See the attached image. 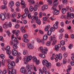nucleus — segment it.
I'll return each instance as SVG.
<instances>
[{
	"label": "nucleus",
	"instance_id": "obj_43",
	"mask_svg": "<svg viewBox=\"0 0 74 74\" xmlns=\"http://www.w3.org/2000/svg\"><path fill=\"white\" fill-rule=\"evenodd\" d=\"M48 18H49V16H46V17H44L43 18V20L44 21H46Z\"/></svg>",
	"mask_w": 74,
	"mask_h": 74
},
{
	"label": "nucleus",
	"instance_id": "obj_12",
	"mask_svg": "<svg viewBox=\"0 0 74 74\" xmlns=\"http://www.w3.org/2000/svg\"><path fill=\"white\" fill-rule=\"evenodd\" d=\"M45 66H46L48 69H50L51 67V63L50 62H48L47 64H46Z\"/></svg>",
	"mask_w": 74,
	"mask_h": 74
},
{
	"label": "nucleus",
	"instance_id": "obj_40",
	"mask_svg": "<svg viewBox=\"0 0 74 74\" xmlns=\"http://www.w3.org/2000/svg\"><path fill=\"white\" fill-rule=\"evenodd\" d=\"M53 27L55 29H57L58 28V25L54 24L53 25Z\"/></svg>",
	"mask_w": 74,
	"mask_h": 74
},
{
	"label": "nucleus",
	"instance_id": "obj_7",
	"mask_svg": "<svg viewBox=\"0 0 74 74\" xmlns=\"http://www.w3.org/2000/svg\"><path fill=\"white\" fill-rule=\"evenodd\" d=\"M0 18L2 21H4L5 19V14L3 13H1L0 14Z\"/></svg>",
	"mask_w": 74,
	"mask_h": 74
},
{
	"label": "nucleus",
	"instance_id": "obj_4",
	"mask_svg": "<svg viewBox=\"0 0 74 74\" xmlns=\"http://www.w3.org/2000/svg\"><path fill=\"white\" fill-rule=\"evenodd\" d=\"M49 39L50 41H52L53 40V42L52 43V45H55L56 44V43L57 42V40H56V37H52V36H51L49 37Z\"/></svg>",
	"mask_w": 74,
	"mask_h": 74
},
{
	"label": "nucleus",
	"instance_id": "obj_32",
	"mask_svg": "<svg viewBox=\"0 0 74 74\" xmlns=\"http://www.w3.org/2000/svg\"><path fill=\"white\" fill-rule=\"evenodd\" d=\"M23 40L24 42H29V40L27 39H23Z\"/></svg>",
	"mask_w": 74,
	"mask_h": 74
},
{
	"label": "nucleus",
	"instance_id": "obj_1",
	"mask_svg": "<svg viewBox=\"0 0 74 74\" xmlns=\"http://www.w3.org/2000/svg\"><path fill=\"white\" fill-rule=\"evenodd\" d=\"M32 56H25L23 59V60L24 61V64H26V62H29L31 60H32Z\"/></svg>",
	"mask_w": 74,
	"mask_h": 74
},
{
	"label": "nucleus",
	"instance_id": "obj_50",
	"mask_svg": "<svg viewBox=\"0 0 74 74\" xmlns=\"http://www.w3.org/2000/svg\"><path fill=\"white\" fill-rule=\"evenodd\" d=\"M55 48L56 51H58L59 50V49L57 47V45H56L55 46Z\"/></svg>",
	"mask_w": 74,
	"mask_h": 74
},
{
	"label": "nucleus",
	"instance_id": "obj_10",
	"mask_svg": "<svg viewBox=\"0 0 74 74\" xmlns=\"http://www.w3.org/2000/svg\"><path fill=\"white\" fill-rule=\"evenodd\" d=\"M39 49L41 50V52L42 53L44 54H47V52L45 51L44 49H43V47L42 46H40L39 47Z\"/></svg>",
	"mask_w": 74,
	"mask_h": 74
},
{
	"label": "nucleus",
	"instance_id": "obj_14",
	"mask_svg": "<svg viewBox=\"0 0 74 74\" xmlns=\"http://www.w3.org/2000/svg\"><path fill=\"white\" fill-rule=\"evenodd\" d=\"M48 62V61L46 60H44L42 61V64L43 66H45Z\"/></svg>",
	"mask_w": 74,
	"mask_h": 74
},
{
	"label": "nucleus",
	"instance_id": "obj_63",
	"mask_svg": "<svg viewBox=\"0 0 74 74\" xmlns=\"http://www.w3.org/2000/svg\"><path fill=\"white\" fill-rule=\"evenodd\" d=\"M59 33H63L64 32V29H60L59 31Z\"/></svg>",
	"mask_w": 74,
	"mask_h": 74
},
{
	"label": "nucleus",
	"instance_id": "obj_28",
	"mask_svg": "<svg viewBox=\"0 0 74 74\" xmlns=\"http://www.w3.org/2000/svg\"><path fill=\"white\" fill-rule=\"evenodd\" d=\"M11 72H12V74H16V70H15V69H12Z\"/></svg>",
	"mask_w": 74,
	"mask_h": 74
},
{
	"label": "nucleus",
	"instance_id": "obj_59",
	"mask_svg": "<svg viewBox=\"0 0 74 74\" xmlns=\"http://www.w3.org/2000/svg\"><path fill=\"white\" fill-rule=\"evenodd\" d=\"M7 54L9 55L11 54V51L10 50H7L6 51Z\"/></svg>",
	"mask_w": 74,
	"mask_h": 74
},
{
	"label": "nucleus",
	"instance_id": "obj_45",
	"mask_svg": "<svg viewBox=\"0 0 74 74\" xmlns=\"http://www.w3.org/2000/svg\"><path fill=\"white\" fill-rule=\"evenodd\" d=\"M10 47L9 46H7L5 48V50L6 51L10 50Z\"/></svg>",
	"mask_w": 74,
	"mask_h": 74
},
{
	"label": "nucleus",
	"instance_id": "obj_44",
	"mask_svg": "<svg viewBox=\"0 0 74 74\" xmlns=\"http://www.w3.org/2000/svg\"><path fill=\"white\" fill-rule=\"evenodd\" d=\"M60 44L61 45H65V42L64 41H62L60 42Z\"/></svg>",
	"mask_w": 74,
	"mask_h": 74
},
{
	"label": "nucleus",
	"instance_id": "obj_9",
	"mask_svg": "<svg viewBox=\"0 0 74 74\" xmlns=\"http://www.w3.org/2000/svg\"><path fill=\"white\" fill-rule=\"evenodd\" d=\"M56 57L57 59H61L62 58V54L61 53H59L56 55Z\"/></svg>",
	"mask_w": 74,
	"mask_h": 74
},
{
	"label": "nucleus",
	"instance_id": "obj_27",
	"mask_svg": "<svg viewBox=\"0 0 74 74\" xmlns=\"http://www.w3.org/2000/svg\"><path fill=\"white\" fill-rule=\"evenodd\" d=\"M8 67L10 69H12L13 67V66L10 64H8Z\"/></svg>",
	"mask_w": 74,
	"mask_h": 74
},
{
	"label": "nucleus",
	"instance_id": "obj_3",
	"mask_svg": "<svg viewBox=\"0 0 74 74\" xmlns=\"http://www.w3.org/2000/svg\"><path fill=\"white\" fill-rule=\"evenodd\" d=\"M12 54L13 56H20L21 55V52H18V51L15 49H13L12 51Z\"/></svg>",
	"mask_w": 74,
	"mask_h": 74
},
{
	"label": "nucleus",
	"instance_id": "obj_37",
	"mask_svg": "<svg viewBox=\"0 0 74 74\" xmlns=\"http://www.w3.org/2000/svg\"><path fill=\"white\" fill-rule=\"evenodd\" d=\"M9 58L11 60H14V57L11 55L9 56Z\"/></svg>",
	"mask_w": 74,
	"mask_h": 74
},
{
	"label": "nucleus",
	"instance_id": "obj_21",
	"mask_svg": "<svg viewBox=\"0 0 74 74\" xmlns=\"http://www.w3.org/2000/svg\"><path fill=\"white\" fill-rule=\"evenodd\" d=\"M45 45L47 47H49L51 45V42L50 41L47 42L46 43Z\"/></svg>",
	"mask_w": 74,
	"mask_h": 74
},
{
	"label": "nucleus",
	"instance_id": "obj_48",
	"mask_svg": "<svg viewBox=\"0 0 74 74\" xmlns=\"http://www.w3.org/2000/svg\"><path fill=\"white\" fill-rule=\"evenodd\" d=\"M62 14H65L66 13V11L65 8H63L62 10Z\"/></svg>",
	"mask_w": 74,
	"mask_h": 74
},
{
	"label": "nucleus",
	"instance_id": "obj_47",
	"mask_svg": "<svg viewBox=\"0 0 74 74\" xmlns=\"http://www.w3.org/2000/svg\"><path fill=\"white\" fill-rule=\"evenodd\" d=\"M27 17L29 19H31L32 18V16L31 15V13H29L28 14Z\"/></svg>",
	"mask_w": 74,
	"mask_h": 74
},
{
	"label": "nucleus",
	"instance_id": "obj_22",
	"mask_svg": "<svg viewBox=\"0 0 74 74\" xmlns=\"http://www.w3.org/2000/svg\"><path fill=\"white\" fill-rule=\"evenodd\" d=\"M48 38V35L47 34L45 35L43 37V39L44 40H47Z\"/></svg>",
	"mask_w": 74,
	"mask_h": 74
},
{
	"label": "nucleus",
	"instance_id": "obj_30",
	"mask_svg": "<svg viewBox=\"0 0 74 74\" xmlns=\"http://www.w3.org/2000/svg\"><path fill=\"white\" fill-rule=\"evenodd\" d=\"M21 31L22 33H25V28L23 27H21Z\"/></svg>",
	"mask_w": 74,
	"mask_h": 74
},
{
	"label": "nucleus",
	"instance_id": "obj_11",
	"mask_svg": "<svg viewBox=\"0 0 74 74\" xmlns=\"http://www.w3.org/2000/svg\"><path fill=\"white\" fill-rule=\"evenodd\" d=\"M48 8V6L47 5H44L42 6V11H44Z\"/></svg>",
	"mask_w": 74,
	"mask_h": 74
},
{
	"label": "nucleus",
	"instance_id": "obj_34",
	"mask_svg": "<svg viewBox=\"0 0 74 74\" xmlns=\"http://www.w3.org/2000/svg\"><path fill=\"white\" fill-rule=\"evenodd\" d=\"M63 4H62L61 5H58V8H59V10H60H60H61V9H62V8H63Z\"/></svg>",
	"mask_w": 74,
	"mask_h": 74
},
{
	"label": "nucleus",
	"instance_id": "obj_62",
	"mask_svg": "<svg viewBox=\"0 0 74 74\" xmlns=\"http://www.w3.org/2000/svg\"><path fill=\"white\" fill-rule=\"evenodd\" d=\"M69 10L71 12H74V9H73V8H72L70 7L69 9Z\"/></svg>",
	"mask_w": 74,
	"mask_h": 74
},
{
	"label": "nucleus",
	"instance_id": "obj_46",
	"mask_svg": "<svg viewBox=\"0 0 74 74\" xmlns=\"http://www.w3.org/2000/svg\"><path fill=\"white\" fill-rule=\"evenodd\" d=\"M0 57L1 59H4V58H5V56H4V55L3 54H1L0 55Z\"/></svg>",
	"mask_w": 74,
	"mask_h": 74
},
{
	"label": "nucleus",
	"instance_id": "obj_49",
	"mask_svg": "<svg viewBox=\"0 0 74 74\" xmlns=\"http://www.w3.org/2000/svg\"><path fill=\"white\" fill-rule=\"evenodd\" d=\"M3 4L4 5H7V0H3Z\"/></svg>",
	"mask_w": 74,
	"mask_h": 74
},
{
	"label": "nucleus",
	"instance_id": "obj_55",
	"mask_svg": "<svg viewBox=\"0 0 74 74\" xmlns=\"http://www.w3.org/2000/svg\"><path fill=\"white\" fill-rule=\"evenodd\" d=\"M7 73V70L6 69H5L3 70V73L4 74H5Z\"/></svg>",
	"mask_w": 74,
	"mask_h": 74
},
{
	"label": "nucleus",
	"instance_id": "obj_54",
	"mask_svg": "<svg viewBox=\"0 0 74 74\" xmlns=\"http://www.w3.org/2000/svg\"><path fill=\"white\" fill-rule=\"evenodd\" d=\"M51 10H54V11H55V10H56V8L55 7L54 5H53V7L51 8Z\"/></svg>",
	"mask_w": 74,
	"mask_h": 74
},
{
	"label": "nucleus",
	"instance_id": "obj_52",
	"mask_svg": "<svg viewBox=\"0 0 74 74\" xmlns=\"http://www.w3.org/2000/svg\"><path fill=\"white\" fill-rule=\"evenodd\" d=\"M28 37H29V36L27 34H24L23 36V37L24 38H28Z\"/></svg>",
	"mask_w": 74,
	"mask_h": 74
},
{
	"label": "nucleus",
	"instance_id": "obj_5",
	"mask_svg": "<svg viewBox=\"0 0 74 74\" xmlns=\"http://www.w3.org/2000/svg\"><path fill=\"white\" fill-rule=\"evenodd\" d=\"M34 41L32 40V43H29L27 44V46L28 48L29 49H33L34 48Z\"/></svg>",
	"mask_w": 74,
	"mask_h": 74
},
{
	"label": "nucleus",
	"instance_id": "obj_60",
	"mask_svg": "<svg viewBox=\"0 0 74 74\" xmlns=\"http://www.w3.org/2000/svg\"><path fill=\"white\" fill-rule=\"evenodd\" d=\"M11 21L13 22H15L16 21V19L13 18L12 19Z\"/></svg>",
	"mask_w": 74,
	"mask_h": 74
},
{
	"label": "nucleus",
	"instance_id": "obj_38",
	"mask_svg": "<svg viewBox=\"0 0 74 74\" xmlns=\"http://www.w3.org/2000/svg\"><path fill=\"white\" fill-rule=\"evenodd\" d=\"M37 60V58L36 57L34 56L33 57V61L34 62H36V61Z\"/></svg>",
	"mask_w": 74,
	"mask_h": 74
},
{
	"label": "nucleus",
	"instance_id": "obj_41",
	"mask_svg": "<svg viewBox=\"0 0 74 74\" xmlns=\"http://www.w3.org/2000/svg\"><path fill=\"white\" fill-rule=\"evenodd\" d=\"M68 56V53L67 52H65L64 53V58H67V56Z\"/></svg>",
	"mask_w": 74,
	"mask_h": 74
},
{
	"label": "nucleus",
	"instance_id": "obj_19",
	"mask_svg": "<svg viewBox=\"0 0 74 74\" xmlns=\"http://www.w3.org/2000/svg\"><path fill=\"white\" fill-rule=\"evenodd\" d=\"M39 56L40 58H44L45 57V55L42 54V53H40L39 54Z\"/></svg>",
	"mask_w": 74,
	"mask_h": 74
},
{
	"label": "nucleus",
	"instance_id": "obj_33",
	"mask_svg": "<svg viewBox=\"0 0 74 74\" xmlns=\"http://www.w3.org/2000/svg\"><path fill=\"white\" fill-rule=\"evenodd\" d=\"M24 11H25V14H29V10H28V9L27 8H26L25 10H24Z\"/></svg>",
	"mask_w": 74,
	"mask_h": 74
},
{
	"label": "nucleus",
	"instance_id": "obj_23",
	"mask_svg": "<svg viewBox=\"0 0 74 74\" xmlns=\"http://www.w3.org/2000/svg\"><path fill=\"white\" fill-rule=\"evenodd\" d=\"M26 69H27V70H31V67L29 64H28L26 66Z\"/></svg>",
	"mask_w": 74,
	"mask_h": 74
},
{
	"label": "nucleus",
	"instance_id": "obj_16",
	"mask_svg": "<svg viewBox=\"0 0 74 74\" xmlns=\"http://www.w3.org/2000/svg\"><path fill=\"white\" fill-rule=\"evenodd\" d=\"M53 13L54 15H58L59 14V11L57 10H54L53 12Z\"/></svg>",
	"mask_w": 74,
	"mask_h": 74
},
{
	"label": "nucleus",
	"instance_id": "obj_25",
	"mask_svg": "<svg viewBox=\"0 0 74 74\" xmlns=\"http://www.w3.org/2000/svg\"><path fill=\"white\" fill-rule=\"evenodd\" d=\"M29 10L30 12H33V10H34L33 7L32 6H30L29 8Z\"/></svg>",
	"mask_w": 74,
	"mask_h": 74
},
{
	"label": "nucleus",
	"instance_id": "obj_35",
	"mask_svg": "<svg viewBox=\"0 0 74 74\" xmlns=\"http://www.w3.org/2000/svg\"><path fill=\"white\" fill-rule=\"evenodd\" d=\"M42 71L44 73H45L47 71V68L45 66L43 67Z\"/></svg>",
	"mask_w": 74,
	"mask_h": 74
},
{
	"label": "nucleus",
	"instance_id": "obj_13",
	"mask_svg": "<svg viewBox=\"0 0 74 74\" xmlns=\"http://www.w3.org/2000/svg\"><path fill=\"white\" fill-rule=\"evenodd\" d=\"M20 71L21 73H24L25 74V73H26L27 71L26 70H25V68L24 67H22L20 69Z\"/></svg>",
	"mask_w": 74,
	"mask_h": 74
},
{
	"label": "nucleus",
	"instance_id": "obj_39",
	"mask_svg": "<svg viewBox=\"0 0 74 74\" xmlns=\"http://www.w3.org/2000/svg\"><path fill=\"white\" fill-rule=\"evenodd\" d=\"M5 5H2L1 6V8L2 10H4L6 8H7V7Z\"/></svg>",
	"mask_w": 74,
	"mask_h": 74
},
{
	"label": "nucleus",
	"instance_id": "obj_53",
	"mask_svg": "<svg viewBox=\"0 0 74 74\" xmlns=\"http://www.w3.org/2000/svg\"><path fill=\"white\" fill-rule=\"evenodd\" d=\"M19 34V30H18L15 33V34L16 36H18Z\"/></svg>",
	"mask_w": 74,
	"mask_h": 74
},
{
	"label": "nucleus",
	"instance_id": "obj_42",
	"mask_svg": "<svg viewBox=\"0 0 74 74\" xmlns=\"http://www.w3.org/2000/svg\"><path fill=\"white\" fill-rule=\"evenodd\" d=\"M13 47L14 49H16L18 48V46L16 44H15L14 43V44L13 45Z\"/></svg>",
	"mask_w": 74,
	"mask_h": 74
},
{
	"label": "nucleus",
	"instance_id": "obj_6",
	"mask_svg": "<svg viewBox=\"0 0 74 74\" xmlns=\"http://www.w3.org/2000/svg\"><path fill=\"white\" fill-rule=\"evenodd\" d=\"M4 14H5V18L6 19H10V15L9 13H6L5 12H3Z\"/></svg>",
	"mask_w": 74,
	"mask_h": 74
},
{
	"label": "nucleus",
	"instance_id": "obj_64",
	"mask_svg": "<svg viewBox=\"0 0 74 74\" xmlns=\"http://www.w3.org/2000/svg\"><path fill=\"white\" fill-rule=\"evenodd\" d=\"M28 71L27 72V74H32V72L30 70H28Z\"/></svg>",
	"mask_w": 74,
	"mask_h": 74
},
{
	"label": "nucleus",
	"instance_id": "obj_58",
	"mask_svg": "<svg viewBox=\"0 0 74 74\" xmlns=\"http://www.w3.org/2000/svg\"><path fill=\"white\" fill-rule=\"evenodd\" d=\"M47 1L48 3L49 4H51L52 2V0H47Z\"/></svg>",
	"mask_w": 74,
	"mask_h": 74
},
{
	"label": "nucleus",
	"instance_id": "obj_18",
	"mask_svg": "<svg viewBox=\"0 0 74 74\" xmlns=\"http://www.w3.org/2000/svg\"><path fill=\"white\" fill-rule=\"evenodd\" d=\"M53 4L54 5L56 6L58 4H59V2L58 0H54L53 2Z\"/></svg>",
	"mask_w": 74,
	"mask_h": 74
},
{
	"label": "nucleus",
	"instance_id": "obj_17",
	"mask_svg": "<svg viewBox=\"0 0 74 74\" xmlns=\"http://www.w3.org/2000/svg\"><path fill=\"white\" fill-rule=\"evenodd\" d=\"M14 5V1H12L9 2V6L10 7H12Z\"/></svg>",
	"mask_w": 74,
	"mask_h": 74
},
{
	"label": "nucleus",
	"instance_id": "obj_56",
	"mask_svg": "<svg viewBox=\"0 0 74 74\" xmlns=\"http://www.w3.org/2000/svg\"><path fill=\"white\" fill-rule=\"evenodd\" d=\"M67 62V60L66 58H64L63 60V64H66Z\"/></svg>",
	"mask_w": 74,
	"mask_h": 74
},
{
	"label": "nucleus",
	"instance_id": "obj_20",
	"mask_svg": "<svg viewBox=\"0 0 74 74\" xmlns=\"http://www.w3.org/2000/svg\"><path fill=\"white\" fill-rule=\"evenodd\" d=\"M36 23L37 24H38V25H41V20H40V19H38L36 20Z\"/></svg>",
	"mask_w": 74,
	"mask_h": 74
},
{
	"label": "nucleus",
	"instance_id": "obj_51",
	"mask_svg": "<svg viewBox=\"0 0 74 74\" xmlns=\"http://www.w3.org/2000/svg\"><path fill=\"white\" fill-rule=\"evenodd\" d=\"M61 19H63V18H64L66 19H67V16L65 15H62L61 17Z\"/></svg>",
	"mask_w": 74,
	"mask_h": 74
},
{
	"label": "nucleus",
	"instance_id": "obj_29",
	"mask_svg": "<svg viewBox=\"0 0 74 74\" xmlns=\"http://www.w3.org/2000/svg\"><path fill=\"white\" fill-rule=\"evenodd\" d=\"M51 34L52 32L51 31H50V30H48L47 33V35L50 36L51 35Z\"/></svg>",
	"mask_w": 74,
	"mask_h": 74
},
{
	"label": "nucleus",
	"instance_id": "obj_8",
	"mask_svg": "<svg viewBox=\"0 0 74 74\" xmlns=\"http://www.w3.org/2000/svg\"><path fill=\"white\" fill-rule=\"evenodd\" d=\"M12 40L13 41H15L16 43L19 42V41L17 40V38L15 37H14V35H12Z\"/></svg>",
	"mask_w": 74,
	"mask_h": 74
},
{
	"label": "nucleus",
	"instance_id": "obj_2",
	"mask_svg": "<svg viewBox=\"0 0 74 74\" xmlns=\"http://www.w3.org/2000/svg\"><path fill=\"white\" fill-rule=\"evenodd\" d=\"M9 27H12V24L10 22H9L8 23V22H6L3 25V27L5 29H7Z\"/></svg>",
	"mask_w": 74,
	"mask_h": 74
},
{
	"label": "nucleus",
	"instance_id": "obj_61",
	"mask_svg": "<svg viewBox=\"0 0 74 74\" xmlns=\"http://www.w3.org/2000/svg\"><path fill=\"white\" fill-rule=\"evenodd\" d=\"M63 35L62 34H60L59 35V39H62V37H63Z\"/></svg>",
	"mask_w": 74,
	"mask_h": 74
},
{
	"label": "nucleus",
	"instance_id": "obj_15",
	"mask_svg": "<svg viewBox=\"0 0 74 74\" xmlns=\"http://www.w3.org/2000/svg\"><path fill=\"white\" fill-rule=\"evenodd\" d=\"M70 15H71V13L70 12H68L67 13L66 18L69 20L71 19Z\"/></svg>",
	"mask_w": 74,
	"mask_h": 74
},
{
	"label": "nucleus",
	"instance_id": "obj_31",
	"mask_svg": "<svg viewBox=\"0 0 74 74\" xmlns=\"http://www.w3.org/2000/svg\"><path fill=\"white\" fill-rule=\"evenodd\" d=\"M16 7H20V5H21L20 4V3L19 2H17L16 3Z\"/></svg>",
	"mask_w": 74,
	"mask_h": 74
},
{
	"label": "nucleus",
	"instance_id": "obj_57",
	"mask_svg": "<svg viewBox=\"0 0 74 74\" xmlns=\"http://www.w3.org/2000/svg\"><path fill=\"white\" fill-rule=\"evenodd\" d=\"M11 64L13 66H15V62L13 61H12L11 62Z\"/></svg>",
	"mask_w": 74,
	"mask_h": 74
},
{
	"label": "nucleus",
	"instance_id": "obj_26",
	"mask_svg": "<svg viewBox=\"0 0 74 74\" xmlns=\"http://www.w3.org/2000/svg\"><path fill=\"white\" fill-rule=\"evenodd\" d=\"M38 10V7L37 5H35L34 7V11H36Z\"/></svg>",
	"mask_w": 74,
	"mask_h": 74
},
{
	"label": "nucleus",
	"instance_id": "obj_24",
	"mask_svg": "<svg viewBox=\"0 0 74 74\" xmlns=\"http://www.w3.org/2000/svg\"><path fill=\"white\" fill-rule=\"evenodd\" d=\"M62 2L63 4H67L68 1L67 0H62Z\"/></svg>",
	"mask_w": 74,
	"mask_h": 74
},
{
	"label": "nucleus",
	"instance_id": "obj_36",
	"mask_svg": "<svg viewBox=\"0 0 74 74\" xmlns=\"http://www.w3.org/2000/svg\"><path fill=\"white\" fill-rule=\"evenodd\" d=\"M27 53V50L24 49L23 51V54L25 55H26V53Z\"/></svg>",
	"mask_w": 74,
	"mask_h": 74
}]
</instances>
